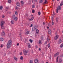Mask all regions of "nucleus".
<instances>
[{
    "label": "nucleus",
    "instance_id": "obj_1",
    "mask_svg": "<svg viewBox=\"0 0 63 63\" xmlns=\"http://www.w3.org/2000/svg\"><path fill=\"white\" fill-rule=\"evenodd\" d=\"M12 40H10L7 44V47L8 48H10L11 47V45L12 43Z\"/></svg>",
    "mask_w": 63,
    "mask_h": 63
},
{
    "label": "nucleus",
    "instance_id": "obj_2",
    "mask_svg": "<svg viewBox=\"0 0 63 63\" xmlns=\"http://www.w3.org/2000/svg\"><path fill=\"white\" fill-rule=\"evenodd\" d=\"M1 28L2 29H4L5 28L4 26H3L4 24L5 23V22L3 21H1Z\"/></svg>",
    "mask_w": 63,
    "mask_h": 63
},
{
    "label": "nucleus",
    "instance_id": "obj_3",
    "mask_svg": "<svg viewBox=\"0 0 63 63\" xmlns=\"http://www.w3.org/2000/svg\"><path fill=\"white\" fill-rule=\"evenodd\" d=\"M13 19L15 21H16L17 20V17H16L15 16V15H13Z\"/></svg>",
    "mask_w": 63,
    "mask_h": 63
},
{
    "label": "nucleus",
    "instance_id": "obj_4",
    "mask_svg": "<svg viewBox=\"0 0 63 63\" xmlns=\"http://www.w3.org/2000/svg\"><path fill=\"white\" fill-rule=\"evenodd\" d=\"M61 7L60 6H59L56 10V12L57 13H58V9L59 10H61Z\"/></svg>",
    "mask_w": 63,
    "mask_h": 63
},
{
    "label": "nucleus",
    "instance_id": "obj_5",
    "mask_svg": "<svg viewBox=\"0 0 63 63\" xmlns=\"http://www.w3.org/2000/svg\"><path fill=\"white\" fill-rule=\"evenodd\" d=\"M23 53L25 55H27V51L26 50L24 49L23 50Z\"/></svg>",
    "mask_w": 63,
    "mask_h": 63
},
{
    "label": "nucleus",
    "instance_id": "obj_6",
    "mask_svg": "<svg viewBox=\"0 0 63 63\" xmlns=\"http://www.w3.org/2000/svg\"><path fill=\"white\" fill-rule=\"evenodd\" d=\"M58 38H59V35H56L54 38L55 40H57Z\"/></svg>",
    "mask_w": 63,
    "mask_h": 63
},
{
    "label": "nucleus",
    "instance_id": "obj_7",
    "mask_svg": "<svg viewBox=\"0 0 63 63\" xmlns=\"http://www.w3.org/2000/svg\"><path fill=\"white\" fill-rule=\"evenodd\" d=\"M48 32L49 34H51V31L50 30H48Z\"/></svg>",
    "mask_w": 63,
    "mask_h": 63
},
{
    "label": "nucleus",
    "instance_id": "obj_8",
    "mask_svg": "<svg viewBox=\"0 0 63 63\" xmlns=\"http://www.w3.org/2000/svg\"><path fill=\"white\" fill-rule=\"evenodd\" d=\"M59 52H57V53H56L54 55V57H56V56H57V55H59Z\"/></svg>",
    "mask_w": 63,
    "mask_h": 63
},
{
    "label": "nucleus",
    "instance_id": "obj_9",
    "mask_svg": "<svg viewBox=\"0 0 63 63\" xmlns=\"http://www.w3.org/2000/svg\"><path fill=\"white\" fill-rule=\"evenodd\" d=\"M28 46L29 48H30L31 47V46H30V44L29 43H28Z\"/></svg>",
    "mask_w": 63,
    "mask_h": 63
},
{
    "label": "nucleus",
    "instance_id": "obj_10",
    "mask_svg": "<svg viewBox=\"0 0 63 63\" xmlns=\"http://www.w3.org/2000/svg\"><path fill=\"white\" fill-rule=\"evenodd\" d=\"M35 63H38V59H36L34 61Z\"/></svg>",
    "mask_w": 63,
    "mask_h": 63
},
{
    "label": "nucleus",
    "instance_id": "obj_11",
    "mask_svg": "<svg viewBox=\"0 0 63 63\" xmlns=\"http://www.w3.org/2000/svg\"><path fill=\"white\" fill-rule=\"evenodd\" d=\"M58 43L59 44H61V43H62V40L61 39H60L59 40Z\"/></svg>",
    "mask_w": 63,
    "mask_h": 63
},
{
    "label": "nucleus",
    "instance_id": "obj_12",
    "mask_svg": "<svg viewBox=\"0 0 63 63\" xmlns=\"http://www.w3.org/2000/svg\"><path fill=\"white\" fill-rule=\"evenodd\" d=\"M58 58H59V56L57 57L56 59V62L57 63L58 62Z\"/></svg>",
    "mask_w": 63,
    "mask_h": 63
},
{
    "label": "nucleus",
    "instance_id": "obj_13",
    "mask_svg": "<svg viewBox=\"0 0 63 63\" xmlns=\"http://www.w3.org/2000/svg\"><path fill=\"white\" fill-rule=\"evenodd\" d=\"M1 35H5V33L4 32V31H2V32L1 33Z\"/></svg>",
    "mask_w": 63,
    "mask_h": 63
},
{
    "label": "nucleus",
    "instance_id": "obj_14",
    "mask_svg": "<svg viewBox=\"0 0 63 63\" xmlns=\"http://www.w3.org/2000/svg\"><path fill=\"white\" fill-rule=\"evenodd\" d=\"M11 24H14V23H15V22L13 20H12L11 21Z\"/></svg>",
    "mask_w": 63,
    "mask_h": 63
},
{
    "label": "nucleus",
    "instance_id": "obj_15",
    "mask_svg": "<svg viewBox=\"0 0 63 63\" xmlns=\"http://www.w3.org/2000/svg\"><path fill=\"white\" fill-rule=\"evenodd\" d=\"M4 39L3 38H1L0 39V41H4Z\"/></svg>",
    "mask_w": 63,
    "mask_h": 63
},
{
    "label": "nucleus",
    "instance_id": "obj_16",
    "mask_svg": "<svg viewBox=\"0 0 63 63\" xmlns=\"http://www.w3.org/2000/svg\"><path fill=\"white\" fill-rule=\"evenodd\" d=\"M36 32L37 34H39V30H38L37 29L36 31Z\"/></svg>",
    "mask_w": 63,
    "mask_h": 63
},
{
    "label": "nucleus",
    "instance_id": "obj_17",
    "mask_svg": "<svg viewBox=\"0 0 63 63\" xmlns=\"http://www.w3.org/2000/svg\"><path fill=\"white\" fill-rule=\"evenodd\" d=\"M63 61L62 59H60L59 60V61L60 62V63H61V62H62V61Z\"/></svg>",
    "mask_w": 63,
    "mask_h": 63
},
{
    "label": "nucleus",
    "instance_id": "obj_18",
    "mask_svg": "<svg viewBox=\"0 0 63 63\" xmlns=\"http://www.w3.org/2000/svg\"><path fill=\"white\" fill-rule=\"evenodd\" d=\"M16 4L17 6H19L20 5V3L18 2L16 3Z\"/></svg>",
    "mask_w": 63,
    "mask_h": 63
},
{
    "label": "nucleus",
    "instance_id": "obj_19",
    "mask_svg": "<svg viewBox=\"0 0 63 63\" xmlns=\"http://www.w3.org/2000/svg\"><path fill=\"white\" fill-rule=\"evenodd\" d=\"M21 5L22 6H23V1H21Z\"/></svg>",
    "mask_w": 63,
    "mask_h": 63
},
{
    "label": "nucleus",
    "instance_id": "obj_20",
    "mask_svg": "<svg viewBox=\"0 0 63 63\" xmlns=\"http://www.w3.org/2000/svg\"><path fill=\"white\" fill-rule=\"evenodd\" d=\"M11 2L12 0H8V2L9 3H11Z\"/></svg>",
    "mask_w": 63,
    "mask_h": 63
},
{
    "label": "nucleus",
    "instance_id": "obj_21",
    "mask_svg": "<svg viewBox=\"0 0 63 63\" xmlns=\"http://www.w3.org/2000/svg\"><path fill=\"white\" fill-rule=\"evenodd\" d=\"M21 60H23V56H21L20 58Z\"/></svg>",
    "mask_w": 63,
    "mask_h": 63
},
{
    "label": "nucleus",
    "instance_id": "obj_22",
    "mask_svg": "<svg viewBox=\"0 0 63 63\" xmlns=\"http://www.w3.org/2000/svg\"><path fill=\"white\" fill-rule=\"evenodd\" d=\"M39 45H41V44H42V42L41 41V40H39Z\"/></svg>",
    "mask_w": 63,
    "mask_h": 63
},
{
    "label": "nucleus",
    "instance_id": "obj_23",
    "mask_svg": "<svg viewBox=\"0 0 63 63\" xmlns=\"http://www.w3.org/2000/svg\"><path fill=\"white\" fill-rule=\"evenodd\" d=\"M60 47L61 48L63 47V43H62L61 44L60 46Z\"/></svg>",
    "mask_w": 63,
    "mask_h": 63
},
{
    "label": "nucleus",
    "instance_id": "obj_24",
    "mask_svg": "<svg viewBox=\"0 0 63 63\" xmlns=\"http://www.w3.org/2000/svg\"><path fill=\"white\" fill-rule=\"evenodd\" d=\"M47 2V0H45V2L44 3V4H46Z\"/></svg>",
    "mask_w": 63,
    "mask_h": 63
},
{
    "label": "nucleus",
    "instance_id": "obj_25",
    "mask_svg": "<svg viewBox=\"0 0 63 63\" xmlns=\"http://www.w3.org/2000/svg\"><path fill=\"white\" fill-rule=\"evenodd\" d=\"M56 22L58 23V18H56Z\"/></svg>",
    "mask_w": 63,
    "mask_h": 63
},
{
    "label": "nucleus",
    "instance_id": "obj_26",
    "mask_svg": "<svg viewBox=\"0 0 63 63\" xmlns=\"http://www.w3.org/2000/svg\"><path fill=\"white\" fill-rule=\"evenodd\" d=\"M29 41H30V43H32L33 42V41H32V40L31 39L29 40Z\"/></svg>",
    "mask_w": 63,
    "mask_h": 63
},
{
    "label": "nucleus",
    "instance_id": "obj_27",
    "mask_svg": "<svg viewBox=\"0 0 63 63\" xmlns=\"http://www.w3.org/2000/svg\"><path fill=\"white\" fill-rule=\"evenodd\" d=\"M35 30H36V28H32V31H34Z\"/></svg>",
    "mask_w": 63,
    "mask_h": 63
},
{
    "label": "nucleus",
    "instance_id": "obj_28",
    "mask_svg": "<svg viewBox=\"0 0 63 63\" xmlns=\"http://www.w3.org/2000/svg\"><path fill=\"white\" fill-rule=\"evenodd\" d=\"M43 2V0H40L39 2L40 3H42Z\"/></svg>",
    "mask_w": 63,
    "mask_h": 63
},
{
    "label": "nucleus",
    "instance_id": "obj_29",
    "mask_svg": "<svg viewBox=\"0 0 63 63\" xmlns=\"http://www.w3.org/2000/svg\"><path fill=\"white\" fill-rule=\"evenodd\" d=\"M3 9V6H1L0 7V9L1 10H2V9Z\"/></svg>",
    "mask_w": 63,
    "mask_h": 63
},
{
    "label": "nucleus",
    "instance_id": "obj_30",
    "mask_svg": "<svg viewBox=\"0 0 63 63\" xmlns=\"http://www.w3.org/2000/svg\"><path fill=\"white\" fill-rule=\"evenodd\" d=\"M30 32L29 31H28L26 33V34H29V33Z\"/></svg>",
    "mask_w": 63,
    "mask_h": 63
},
{
    "label": "nucleus",
    "instance_id": "obj_31",
    "mask_svg": "<svg viewBox=\"0 0 63 63\" xmlns=\"http://www.w3.org/2000/svg\"><path fill=\"white\" fill-rule=\"evenodd\" d=\"M34 19V17H32L31 19V21L32 20H33Z\"/></svg>",
    "mask_w": 63,
    "mask_h": 63
},
{
    "label": "nucleus",
    "instance_id": "obj_32",
    "mask_svg": "<svg viewBox=\"0 0 63 63\" xmlns=\"http://www.w3.org/2000/svg\"><path fill=\"white\" fill-rule=\"evenodd\" d=\"M48 48H49V47H50V44L49 43L48 44Z\"/></svg>",
    "mask_w": 63,
    "mask_h": 63
},
{
    "label": "nucleus",
    "instance_id": "obj_33",
    "mask_svg": "<svg viewBox=\"0 0 63 63\" xmlns=\"http://www.w3.org/2000/svg\"><path fill=\"white\" fill-rule=\"evenodd\" d=\"M14 59H15L16 60H16H17V58H16V57H14Z\"/></svg>",
    "mask_w": 63,
    "mask_h": 63
},
{
    "label": "nucleus",
    "instance_id": "obj_34",
    "mask_svg": "<svg viewBox=\"0 0 63 63\" xmlns=\"http://www.w3.org/2000/svg\"><path fill=\"white\" fill-rule=\"evenodd\" d=\"M2 17L3 18H4L5 17V16H4V15H2Z\"/></svg>",
    "mask_w": 63,
    "mask_h": 63
},
{
    "label": "nucleus",
    "instance_id": "obj_35",
    "mask_svg": "<svg viewBox=\"0 0 63 63\" xmlns=\"http://www.w3.org/2000/svg\"><path fill=\"white\" fill-rule=\"evenodd\" d=\"M50 39L48 38H47V41H48V43Z\"/></svg>",
    "mask_w": 63,
    "mask_h": 63
},
{
    "label": "nucleus",
    "instance_id": "obj_36",
    "mask_svg": "<svg viewBox=\"0 0 63 63\" xmlns=\"http://www.w3.org/2000/svg\"><path fill=\"white\" fill-rule=\"evenodd\" d=\"M53 16H52L51 17V19L52 20V21H53Z\"/></svg>",
    "mask_w": 63,
    "mask_h": 63
},
{
    "label": "nucleus",
    "instance_id": "obj_37",
    "mask_svg": "<svg viewBox=\"0 0 63 63\" xmlns=\"http://www.w3.org/2000/svg\"><path fill=\"white\" fill-rule=\"evenodd\" d=\"M33 60H31L30 62V63H33Z\"/></svg>",
    "mask_w": 63,
    "mask_h": 63
},
{
    "label": "nucleus",
    "instance_id": "obj_38",
    "mask_svg": "<svg viewBox=\"0 0 63 63\" xmlns=\"http://www.w3.org/2000/svg\"><path fill=\"white\" fill-rule=\"evenodd\" d=\"M54 22H53V21H52V25H54Z\"/></svg>",
    "mask_w": 63,
    "mask_h": 63
},
{
    "label": "nucleus",
    "instance_id": "obj_39",
    "mask_svg": "<svg viewBox=\"0 0 63 63\" xmlns=\"http://www.w3.org/2000/svg\"><path fill=\"white\" fill-rule=\"evenodd\" d=\"M38 14L39 15H41V12H38Z\"/></svg>",
    "mask_w": 63,
    "mask_h": 63
},
{
    "label": "nucleus",
    "instance_id": "obj_40",
    "mask_svg": "<svg viewBox=\"0 0 63 63\" xmlns=\"http://www.w3.org/2000/svg\"><path fill=\"white\" fill-rule=\"evenodd\" d=\"M32 13H35V10H32Z\"/></svg>",
    "mask_w": 63,
    "mask_h": 63
},
{
    "label": "nucleus",
    "instance_id": "obj_41",
    "mask_svg": "<svg viewBox=\"0 0 63 63\" xmlns=\"http://www.w3.org/2000/svg\"><path fill=\"white\" fill-rule=\"evenodd\" d=\"M15 14L16 15H17V11H16Z\"/></svg>",
    "mask_w": 63,
    "mask_h": 63
},
{
    "label": "nucleus",
    "instance_id": "obj_42",
    "mask_svg": "<svg viewBox=\"0 0 63 63\" xmlns=\"http://www.w3.org/2000/svg\"><path fill=\"white\" fill-rule=\"evenodd\" d=\"M15 8L17 10H18V7H15Z\"/></svg>",
    "mask_w": 63,
    "mask_h": 63
},
{
    "label": "nucleus",
    "instance_id": "obj_43",
    "mask_svg": "<svg viewBox=\"0 0 63 63\" xmlns=\"http://www.w3.org/2000/svg\"><path fill=\"white\" fill-rule=\"evenodd\" d=\"M22 52H20V55H22Z\"/></svg>",
    "mask_w": 63,
    "mask_h": 63
},
{
    "label": "nucleus",
    "instance_id": "obj_44",
    "mask_svg": "<svg viewBox=\"0 0 63 63\" xmlns=\"http://www.w3.org/2000/svg\"><path fill=\"white\" fill-rule=\"evenodd\" d=\"M48 25L49 26H51L50 24H49V23H48Z\"/></svg>",
    "mask_w": 63,
    "mask_h": 63
},
{
    "label": "nucleus",
    "instance_id": "obj_45",
    "mask_svg": "<svg viewBox=\"0 0 63 63\" xmlns=\"http://www.w3.org/2000/svg\"><path fill=\"white\" fill-rule=\"evenodd\" d=\"M32 8H35V6H34V5H32Z\"/></svg>",
    "mask_w": 63,
    "mask_h": 63
},
{
    "label": "nucleus",
    "instance_id": "obj_46",
    "mask_svg": "<svg viewBox=\"0 0 63 63\" xmlns=\"http://www.w3.org/2000/svg\"><path fill=\"white\" fill-rule=\"evenodd\" d=\"M28 20H29L30 21H31V19L28 18Z\"/></svg>",
    "mask_w": 63,
    "mask_h": 63
},
{
    "label": "nucleus",
    "instance_id": "obj_47",
    "mask_svg": "<svg viewBox=\"0 0 63 63\" xmlns=\"http://www.w3.org/2000/svg\"><path fill=\"white\" fill-rule=\"evenodd\" d=\"M3 46H4V45H1L0 47H3Z\"/></svg>",
    "mask_w": 63,
    "mask_h": 63
},
{
    "label": "nucleus",
    "instance_id": "obj_48",
    "mask_svg": "<svg viewBox=\"0 0 63 63\" xmlns=\"http://www.w3.org/2000/svg\"><path fill=\"white\" fill-rule=\"evenodd\" d=\"M60 57H63V55L62 54L61 55Z\"/></svg>",
    "mask_w": 63,
    "mask_h": 63
},
{
    "label": "nucleus",
    "instance_id": "obj_49",
    "mask_svg": "<svg viewBox=\"0 0 63 63\" xmlns=\"http://www.w3.org/2000/svg\"><path fill=\"white\" fill-rule=\"evenodd\" d=\"M41 40H43V37L42 36L41 38Z\"/></svg>",
    "mask_w": 63,
    "mask_h": 63
},
{
    "label": "nucleus",
    "instance_id": "obj_50",
    "mask_svg": "<svg viewBox=\"0 0 63 63\" xmlns=\"http://www.w3.org/2000/svg\"><path fill=\"white\" fill-rule=\"evenodd\" d=\"M33 26V24H32L30 26V27H32V26Z\"/></svg>",
    "mask_w": 63,
    "mask_h": 63
},
{
    "label": "nucleus",
    "instance_id": "obj_51",
    "mask_svg": "<svg viewBox=\"0 0 63 63\" xmlns=\"http://www.w3.org/2000/svg\"><path fill=\"white\" fill-rule=\"evenodd\" d=\"M45 44H47V42L46 41L45 42Z\"/></svg>",
    "mask_w": 63,
    "mask_h": 63
},
{
    "label": "nucleus",
    "instance_id": "obj_52",
    "mask_svg": "<svg viewBox=\"0 0 63 63\" xmlns=\"http://www.w3.org/2000/svg\"><path fill=\"white\" fill-rule=\"evenodd\" d=\"M61 4L63 5V1H62L61 2Z\"/></svg>",
    "mask_w": 63,
    "mask_h": 63
},
{
    "label": "nucleus",
    "instance_id": "obj_53",
    "mask_svg": "<svg viewBox=\"0 0 63 63\" xmlns=\"http://www.w3.org/2000/svg\"><path fill=\"white\" fill-rule=\"evenodd\" d=\"M63 4H61V3L60 4V6H62V5H63Z\"/></svg>",
    "mask_w": 63,
    "mask_h": 63
},
{
    "label": "nucleus",
    "instance_id": "obj_54",
    "mask_svg": "<svg viewBox=\"0 0 63 63\" xmlns=\"http://www.w3.org/2000/svg\"><path fill=\"white\" fill-rule=\"evenodd\" d=\"M17 46H19V43H18L17 44Z\"/></svg>",
    "mask_w": 63,
    "mask_h": 63
},
{
    "label": "nucleus",
    "instance_id": "obj_55",
    "mask_svg": "<svg viewBox=\"0 0 63 63\" xmlns=\"http://www.w3.org/2000/svg\"><path fill=\"white\" fill-rule=\"evenodd\" d=\"M38 46H36V48H38Z\"/></svg>",
    "mask_w": 63,
    "mask_h": 63
},
{
    "label": "nucleus",
    "instance_id": "obj_56",
    "mask_svg": "<svg viewBox=\"0 0 63 63\" xmlns=\"http://www.w3.org/2000/svg\"><path fill=\"white\" fill-rule=\"evenodd\" d=\"M54 15H55V13H53V16H54Z\"/></svg>",
    "mask_w": 63,
    "mask_h": 63
},
{
    "label": "nucleus",
    "instance_id": "obj_57",
    "mask_svg": "<svg viewBox=\"0 0 63 63\" xmlns=\"http://www.w3.org/2000/svg\"><path fill=\"white\" fill-rule=\"evenodd\" d=\"M35 1V2H37V0H34Z\"/></svg>",
    "mask_w": 63,
    "mask_h": 63
},
{
    "label": "nucleus",
    "instance_id": "obj_58",
    "mask_svg": "<svg viewBox=\"0 0 63 63\" xmlns=\"http://www.w3.org/2000/svg\"><path fill=\"white\" fill-rule=\"evenodd\" d=\"M39 50H40H40H41V48H39Z\"/></svg>",
    "mask_w": 63,
    "mask_h": 63
},
{
    "label": "nucleus",
    "instance_id": "obj_59",
    "mask_svg": "<svg viewBox=\"0 0 63 63\" xmlns=\"http://www.w3.org/2000/svg\"><path fill=\"white\" fill-rule=\"evenodd\" d=\"M47 29H48V28H49V27H47Z\"/></svg>",
    "mask_w": 63,
    "mask_h": 63
},
{
    "label": "nucleus",
    "instance_id": "obj_60",
    "mask_svg": "<svg viewBox=\"0 0 63 63\" xmlns=\"http://www.w3.org/2000/svg\"><path fill=\"white\" fill-rule=\"evenodd\" d=\"M43 24H45V23H44V22L43 23Z\"/></svg>",
    "mask_w": 63,
    "mask_h": 63
},
{
    "label": "nucleus",
    "instance_id": "obj_61",
    "mask_svg": "<svg viewBox=\"0 0 63 63\" xmlns=\"http://www.w3.org/2000/svg\"><path fill=\"white\" fill-rule=\"evenodd\" d=\"M33 51H32V53H33Z\"/></svg>",
    "mask_w": 63,
    "mask_h": 63
},
{
    "label": "nucleus",
    "instance_id": "obj_62",
    "mask_svg": "<svg viewBox=\"0 0 63 63\" xmlns=\"http://www.w3.org/2000/svg\"><path fill=\"white\" fill-rule=\"evenodd\" d=\"M53 30H55V29L54 28L53 29Z\"/></svg>",
    "mask_w": 63,
    "mask_h": 63
},
{
    "label": "nucleus",
    "instance_id": "obj_63",
    "mask_svg": "<svg viewBox=\"0 0 63 63\" xmlns=\"http://www.w3.org/2000/svg\"><path fill=\"white\" fill-rule=\"evenodd\" d=\"M53 1H54V0H52Z\"/></svg>",
    "mask_w": 63,
    "mask_h": 63
},
{
    "label": "nucleus",
    "instance_id": "obj_64",
    "mask_svg": "<svg viewBox=\"0 0 63 63\" xmlns=\"http://www.w3.org/2000/svg\"><path fill=\"white\" fill-rule=\"evenodd\" d=\"M46 63H48V62H47Z\"/></svg>",
    "mask_w": 63,
    "mask_h": 63
}]
</instances>
